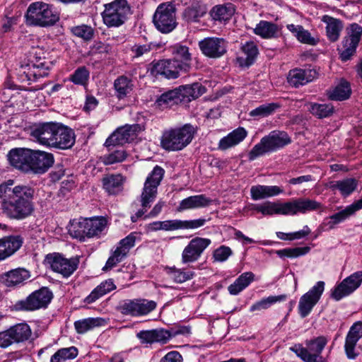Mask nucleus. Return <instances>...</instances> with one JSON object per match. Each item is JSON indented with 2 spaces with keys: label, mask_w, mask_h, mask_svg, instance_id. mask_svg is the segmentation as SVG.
I'll return each instance as SVG.
<instances>
[{
  "label": "nucleus",
  "mask_w": 362,
  "mask_h": 362,
  "mask_svg": "<svg viewBox=\"0 0 362 362\" xmlns=\"http://www.w3.org/2000/svg\"><path fill=\"white\" fill-rule=\"evenodd\" d=\"M8 180L0 185V203L2 213L11 219L22 220L34 211L35 190L28 185L13 186Z\"/></svg>",
  "instance_id": "1"
},
{
  "label": "nucleus",
  "mask_w": 362,
  "mask_h": 362,
  "mask_svg": "<svg viewBox=\"0 0 362 362\" xmlns=\"http://www.w3.org/2000/svg\"><path fill=\"white\" fill-rule=\"evenodd\" d=\"M320 206V204L315 200L300 198L284 203L267 202L262 204H256L252 209L264 216H293L298 213L305 214L318 209Z\"/></svg>",
  "instance_id": "2"
},
{
  "label": "nucleus",
  "mask_w": 362,
  "mask_h": 362,
  "mask_svg": "<svg viewBox=\"0 0 362 362\" xmlns=\"http://www.w3.org/2000/svg\"><path fill=\"white\" fill-rule=\"evenodd\" d=\"M194 134V127L189 124L165 130L160 139V146L168 151H180L191 143Z\"/></svg>",
  "instance_id": "3"
},
{
  "label": "nucleus",
  "mask_w": 362,
  "mask_h": 362,
  "mask_svg": "<svg viewBox=\"0 0 362 362\" xmlns=\"http://www.w3.org/2000/svg\"><path fill=\"white\" fill-rule=\"evenodd\" d=\"M25 17L28 24L40 27L53 25L59 20V16L54 11L53 6L43 1L30 4Z\"/></svg>",
  "instance_id": "4"
},
{
  "label": "nucleus",
  "mask_w": 362,
  "mask_h": 362,
  "mask_svg": "<svg viewBox=\"0 0 362 362\" xmlns=\"http://www.w3.org/2000/svg\"><path fill=\"white\" fill-rule=\"evenodd\" d=\"M291 142L290 137L285 132L272 131L254 146L248 154L249 160H254L267 153L276 151Z\"/></svg>",
  "instance_id": "5"
},
{
  "label": "nucleus",
  "mask_w": 362,
  "mask_h": 362,
  "mask_svg": "<svg viewBox=\"0 0 362 362\" xmlns=\"http://www.w3.org/2000/svg\"><path fill=\"white\" fill-rule=\"evenodd\" d=\"M164 173L163 168L156 165L147 177L140 198L142 209L136 213V218L141 217L156 199L158 187L163 178Z\"/></svg>",
  "instance_id": "6"
},
{
  "label": "nucleus",
  "mask_w": 362,
  "mask_h": 362,
  "mask_svg": "<svg viewBox=\"0 0 362 362\" xmlns=\"http://www.w3.org/2000/svg\"><path fill=\"white\" fill-rule=\"evenodd\" d=\"M130 11L131 8L127 0H114L104 4V11L101 16L106 26L117 28L125 23Z\"/></svg>",
  "instance_id": "7"
},
{
  "label": "nucleus",
  "mask_w": 362,
  "mask_h": 362,
  "mask_svg": "<svg viewBox=\"0 0 362 362\" xmlns=\"http://www.w3.org/2000/svg\"><path fill=\"white\" fill-rule=\"evenodd\" d=\"M327 339L320 336L306 341L308 348L296 344L290 348L304 362H325L321 354L327 344Z\"/></svg>",
  "instance_id": "8"
},
{
  "label": "nucleus",
  "mask_w": 362,
  "mask_h": 362,
  "mask_svg": "<svg viewBox=\"0 0 362 362\" xmlns=\"http://www.w3.org/2000/svg\"><path fill=\"white\" fill-rule=\"evenodd\" d=\"M176 9L172 2L160 4L153 15V22L162 33H169L177 26Z\"/></svg>",
  "instance_id": "9"
},
{
  "label": "nucleus",
  "mask_w": 362,
  "mask_h": 362,
  "mask_svg": "<svg viewBox=\"0 0 362 362\" xmlns=\"http://www.w3.org/2000/svg\"><path fill=\"white\" fill-rule=\"evenodd\" d=\"M361 35L362 27L357 23H351L346 28V35L337 48L339 58L342 62L350 60L356 54Z\"/></svg>",
  "instance_id": "10"
},
{
  "label": "nucleus",
  "mask_w": 362,
  "mask_h": 362,
  "mask_svg": "<svg viewBox=\"0 0 362 362\" xmlns=\"http://www.w3.org/2000/svg\"><path fill=\"white\" fill-rule=\"evenodd\" d=\"M45 262L54 272L62 274L64 277L71 276L77 269L78 257L67 259L59 253L48 254Z\"/></svg>",
  "instance_id": "11"
},
{
  "label": "nucleus",
  "mask_w": 362,
  "mask_h": 362,
  "mask_svg": "<svg viewBox=\"0 0 362 362\" xmlns=\"http://www.w3.org/2000/svg\"><path fill=\"white\" fill-rule=\"evenodd\" d=\"M324 290L325 282L319 281L300 298L298 309V313L302 318L310 315L313 308L320 300Z\"/></svg>",
  "instance_id": "12"
},
{
  "label": "nucleus",
  "mask_w": 362,
  "mask_h": 362,
  "mask_svg": "<svg viewBox=\"0 0 362 362\" xmlns=\"http://www.w3.org/2000/svg\"><path fill=\"white\" fill-rule=\"evenodd\" d=\"M206 222L205 218H198L194 220H167L163 221H154L148 225V229L150 231L175 230L180 229H196L203 226Z\"/></svg>",
  "instance_id": "13"
},
{
  "label": "nucleus",
  "mask_w": 362,
  "mask_h": 362,
  "mask_svg": "<svg viewBox=\"0 0 362 362\" xmlns=\"http://www.w3.org/2000/svg\"><path fill=\"white\" fill-rule=\"evenodd\" d=\"M53 298V294L47 288H42L32 293L24 300L16 303V308L22 310H35L46 308Z\"/></svg>",
  "instance_id": "14"
},
{
  "label": "nucleus",
  "mask_w": 362,
  "mask_h": 362,
  "mask_svg": "<svg viewBox=\"0 0 362 362\" xmlns=\"http://www.w3.org/2000/svg\"><path fill=\"white\" fill-rule=\"evenodd\" d=\"M182 66L177 59H163L151 63L148 71L155 77L160 76L168 79H174L183 70Z\"/></svg>",
  "instance_id": "15"
},
{
  "label": "nucleus",
  "mask_w": 362,
  "mask_h": 362,
  "mask_svg": "<svg viewBox=\"0 0 362 362\" xmlns=\"http://www.w3.org/2000/svg\"><path fill=\"white\" fill-rule=\"evenodd\" d=\"M362 284V271H358L345 278L332 291L331 297L338 301L354 293Z\"/></svg>",
  "instance_id": "16"
},
{
  "label": "nucleus",
  "mask_w": 362,
  "mask_h": 362,
  "mask_svg": "<svg viewBox=\"0 0 362 362\" xmlns=\"http://www.w3.org/2000/svg\"><path fill=\"white\" fill-rule=\"evenodd\" d=\"M198 45L202 53L209 58H220L227 52V42L221 37H205L199 42Z\"/></svg>",
  "instance_id": "17"
},
{
  "label": "nucleus",
  "mask_w": 362,
  "mask_h": 362,
  "mask_svg": "<svg viewBox=\"0 0 362 362\" xmlns=\"http://www.w3.org/2000/svg\"><path fill=\"white\" fill-rule=\"evenodd\" d=\"M211 243L210 239L205 238L196 237L192 239L182 252V262L188 264L197 262Z\"/></svg>",
  "instance_id": "18"
},
{
  "label": "nucleus",
  "mask_w": 362,
  "mask_h": 362,
  "mask_svg": "<svg viewBox=\"0 0 362 362\" xmlns=\"http://www.w3.org/2000/svg\"><path fill=\"white\" fill-rule=\"evenodd\" d=\"M57 122H43L35 125L30 131V136L39 144L52 148L54 138Z\"/></svg>",
  "instance_id": "19"
},
{
  "label": "nucleus",
  "mask_w": 362,
  "mask_h": 362,
  "mask_svg": "<svg viewBox=\"0 0 362 362\" xmlns=\"http://www.w3.org/2000/svg\"><path fill=\"white\" fill-rule=\"evenodd\" d=\"M30 173L43 174L54 164V156L51 153L40 150H32L30 156Z\"/></svg>",
  "instance_id": "20"
},
{
  "label": "nucleus",
  "mask_w": 362,
  "mask_h": 362,
  "mask_svg": "<svg viewBox=\"0 0 362 362\" xmlns=\"http://www.w3.org/2000/svg\"><path fill=\"white\" fill-rule=\"evenodd\" d=\"M31 149L15 148L9 151L7 157L11 165L25 173H30Z\"/></svg>",
  "instance_id": "21"
},
{
  "label": "nucleus",
  "mask_w": 362,
  "mask_h": 362,
  "mask_svg": "<svg viewBox=\"0 0 362 362\" xmlns=\"http://www.w3.org/2000/svg\"><path fill=\"white\" fill-rule=\"evenodd\" d=\"M138 125L126 124L119 127L105 141V145L107 147L114 146L117 145H123L126 143L131 142L136 137V132Z\"/></svg>",
  "instance_id": "22"
},
{
  "label": "nucleus",
  "mask_w": 362,
  "mask_h": 362,
  "mask_svg": "<svg viewBox=\"0 0 362 362\" xmlns=\"http://www.w3.org/2000/svg\"><path fill=\"white\" fill-rule=\"evenodd\" d=\"M362 338V322L358 321L350 327L345 339L344 350L349 359H355L359 354L357 343Z\"/></svg>",
  "instance_id": "23"
},
{
  "label": "nucleus",
  "mask_w": 362,
  "mask_h": 362,
  "mask_svg": "<svg viewBox=\"0 0 362 362\" xmlns=\"http://www.w3.org/2000/svg\"><path fill=\"white\" fill-rule=\"evenodd\" d=\"M45 64H33L31 62L24 61L20 65L18 69V76L21 82H28L31 83L36 81L39 78L47 76L45 71L42 70V67L45 66Z\"/></svg>",
  "instance_id": "24"
},
{
  "label": "nucleus",
  "mask_w": 362,
  "mask_h": 362,
  "mask_svg": "<svg viewBox=\"0 0 362 362\" xmlns=\"http://www.w3.org/2000/svg\"><path fill=\"white\" fill-rule=\"evenodd\" d=\"M53 146L52 148L69 149L75 144L74 132L69 127L57 123L56 125Z\"/></svg>",
  "instance_id": "25"
},
{
  "label": "nucleus",
  "mask_w": 362,
  "mask_h": 362,
  "mask_svg": "<svg viewBox=\"0 0 362 362\" xmlns=\"http://www.w3.org/2000/svg\"><path fill=\"white\" fill-rule=\"evenodd\" d=\"M317 76L315 69L296 68L288 71L287 81L292 87L298 88L313 81Z\"/></svg>",
  "instance_id": "26"
},
{
  "label": "nucleus",
  "mask_w": 362,
  "mask_h": 362,
  "mask_svg": "<svg viewBox=\"0 0 362 362\" xmlns=\"http://www.w3.org/2000/svg\"><path fill=\"white\" fill-rule=\"evenodd\" d=\"M362 209V197L347 206L344 209L332 215L329 220L325 223L329 229L334 228L335 226L343 222L357 211Z\"/></svg>",
  "instance_id": "27"
},
{
  "label": "nucleus",
  "mask_w": 362,
  "mask_h": 362,
  "mask_svg": "<svg viewBox=\"0 0 362 362\" xmlns=\"http://www.w3.org/2000/svg\"><path fill=\"white\" fill-rule=\"evenodd\" d=\"M180 103H187L200 97L206 92V88L201 83H194L190 85L177 88Z\"/></svg>",
  "instance_id": "28"
},
{
  "label": "nucleus",
  "mask_w": 362,
  "mask_h": 362,
  "mask_svg": "<svg viewBox=\"0 0 362 362\" xmlns=\"http://www.w3.org/2000/svg\"><path fill=\"white\" fill-rule=\"evenodd\" d=\"M136 337L141 343L152 344L154 342L166 343L170 338L168 331L163 329L143 330L137 333Z\"/></svg>",
  "instance_id": "29"
},
{
  "label": "nucleus",
  "mask_w": 362,
  "mask_h": 362,
  "mask_svg": "<svg viewBox=\"0 0 362 362\" xmlns=\"http://www.w3.org/2000/svg\"><path fill=\"white\" fill-rule=\"evenodd\" d=\"M23 239L18 236H8L0 239V261L16 252L22 245Z\"/></svg>",
  "instance_id": "30"
},
{
  "label": "nucleus",
  "mask_w": 362,
  "mask_h": 362,
  "mask_svg": "<svg viewBox=\"0 0 362 362\" xmlns=\"http://www.w3.org/2000/svg\"><path fill=\"white\" fill-rule=\"evenodd\" d=\"M247 135V132L243 127H238L227 136L222 138L218 143V148L220 150L225 151L231 147L239 144Z\"/></svg>",
  "instance_id": "31"
},
{
  "label": "nucleus",
  "mask_w": 362,
  "mask_h": 362,
  "mask_svg": "<svg viewBox=\"0 0 362 362\" xmlns=\"http://www.w3.org/2000/svg\"><path fill=\"white\" fill-rule=\"evenodd\" d=\"M125 177L121 174L106 175L102 179L103 189L109 194H117L123 190Z\"/></svg>",
  "instance_id": "32"
},
{
  "label": "nucleus",
  "mask_w": 362,
  "mask_h": 362,
  "mask_svg": "<svg viewBox=\"0 0 362 362\" xmlns=\"http://www.w3.org/2000/svg\"><path fill=\"white\" fill-rule=\"evenodd\" d=\"M211 202V200L204 194L190 196L180 202L177 210L181 212L186 210L203 208L209 206Z\"/></svg>",
  "instance_id": "33"
},
{
  "label": "nucleus",
  "mask_w": 362,
  "mask_h": 362,
  "mask_svg": "<svg viewBox=\"0 0 362 362\" xmlns=\"http://www.w3.org/2000/svg\"><path fill=\"white\" fill-rule=\"evenodd\" d=\"M283 192L279 187L273 185H254L250 188V194L253 200L264 199L268 197L279 195Z\"/></svg>",
  "instance_id": "34"
},
{
  "label": "nucleus",
  "mask_w": 362,
  "mask_h": 362,
  "mask_svg": "<svg viewBox=\"0 0 362 362\" xmlns=\"http://www.w3.org/2000/svg\"><path fill=\"white\" fill-rule=\"evenodd\" d=\"M30 277V273L24 269H16L1 275L2 282L6 286H13L21 284Z\"/></svg>",
  "instance_id": "35"
},
{
  "label": "nucleus",
  "mask_w": 362,
  "mask_h": 362,
  "mask_svg": "<svg viewBox=\"0 0 362 362\" xmlns=\"http://www.w3.org/2000/svg\"><path fill=\"white\" fill-rule=\"evenodd\" d=\"M358 185V180L351 177L330 182L329 187L333 190L338 189L342 197H346L357 189Z\"/></svg>",
  "instance_id": "36"
},
{
  "label": "nucleus",
  "mask_w": 362,
  "mask_h": 362,
  "mask_svg": "<svg viewBox=\"0 0 362 362\" xmlns=\"http://www.w3.org/2000/svg\"><path fill=\"white\" fill-rule=\"evenodd\" d=\"M322 21L327 25L326 33L328 39L331 42L337 41L343 28L341 21L327 15L322 17Z\"/></svg>",
  "instance_id": "37"
},
{
  "label": "nucleus",
  "mask_w": 362,
  "mask_h": 362,
  "mask_svg": "<svg viewBox=\"0 0 362 362\" xmlns=\"http://www.w3.org/2000/svg\"><path fill=\"white\" fill-rule=\"evenodd\" d=\"M116 288V286L112 279L105 280L100 284L93 291L85 298L86 303H92L100 297Z\"/></svg>",
  "instance_id": "38"
},
{
  "label": "nucleus",
  "mask_w": 362,
  "mask_h": 362,
  "mask_svg": "<svg viewBox=\"0 0 362 362\" xmlns=\"http://www.w3.org/2000/svg\"><path fill=\"white\" fill-rule=\"evenodd\" d=\"M172 53L174 55L173 59H177L181 63L184 71L189 70L190 62L192 60L191 54L189 52V47L182 45H175L172 48Z\"/></svg>",
  "instance_id": "39"
},
{
  "label": "nucleus",
  "mask_w": 362,
  "mask_h": 362,
  "mask_svg": "<svg viewBox=\"0 0 362 362\" xmlns=\"http://www.w3.org/2000/svg\"><path fill=\"white\" fill-rule=\"evenodd\" d=\"M235 13V8L233 4L217 5L213 7L210 11V15L213 20L220 22L228 21Z\"/></svg>",
  "instance_id": "40"
},
{
  "label": "nucleus",
  "mask_w": 362,
  "mask_h": 362,
  "mask_svg": "<svg viewBox=\"0 0 362 362\" xmlns=\"http://www.w3.org/2000/svg\"><path fill=\"white\" fill-rule=\"evenodd\" d=\"M278 31V26L276 24L266 21H260L254 28L255 34L264 39L276 37Z\"/></svg>",
  "instance_id": "41"
},
{
  "label": "nucleus",
  "mask_w": 362,
  "mask_h": 362,
  "mask_svg": "<svg viewBox=\"0 0 362 362\" xmlns=\"http://www.w3.org/2000/svg\"><path fill=\"white\" fill-rule=\"evenodd\" d=\"M244 56L240 57L238 61L241 66H249L252 65L258 54V49L253 42H247L242 47Z\"/></svg>",
  "instance_id": "42"
},
{
  "label": "nucleus",
  "mask_w": 362,
  "mask_h": 362,
  "mask_svg": "<svg viewBox=\"0 0 362 362\" xmlns=\"http://www.w3.org/2000/svg\"><path fill=\"white\" fill-rule=\"evenodd\" d=\"M286 28L296 37L298 40L302 43L315 45L318 42V40L312 37L309 31L304 29L302 25L288 24Z\"/></svg>",
  "instance_id": "43"
},
{
  "label": "nucleus",
  "mask_w": 362,
  "mask_h": 362,
  "mask_svg": "<svg viewBox=\"0 0 362 362\" xmlns=\"http://www.w3.org/2000/svg\"><path fill=\"white\" fill-rule=\"evenodd\" d=\"M133 87L132 80L125 76L118 77L114 82L116 95L119 99L127 97L132 91Z\"/></svg>",
  "instance_id": "44"
},
{
  "label": "nucleus",
  "mask_w": 362,
  "mask_h": 362,
  "mask_svg": "<svg viewBox=\"0 0 362 362\" xmlns=\"http://www.w3.org/2000/svg\"><path fill=\"white\" fill-rule=\"evenodd\" d=\"M86 223V218L71 221L68 229L69 233L71 237L78 239L80 241H85L87 238Z\"/></svg>",
  "instance_id": "45"
},
{
  "label": "nucleus",
  "mask_w": 362,
  "mask_h": 362,
  "mask_svg": "<svg viewBox=\"0 0 362 362\" xmlns=\"http://www.w3.org/2000/svg\"><path fill=\"white\" fill-rule=\"evenodd\" d=\"M28 62L33 64H45V66L42 67V70L45 71V74L48 75V70L52 65V62L50 60H47L45 57V52L40 47H33L29 52V57L28 59Z\"/></svg>",
  "instance_id": "46"
},
{
  "label": "nucleus",
  "mask_w": 362,
  "mask_h": 362,
  "mask_svg": "<svg viewBox=\"0 0 362 362\" xmlns=\"http://www.w3.org/2000/svg\"><path fill=\"white\" fill-rule=\"evenodd\" d=\"M86 221L87 238L98 236L105 229L107 224L106 219L103 217L86 218Z\"/></svg>",
  "instance_id": "47"
},
{
  "label": "nucleus",
  "mask_w": 362,
  "mask_h": 362,
  "mask_svg": "<svg viewBox=\"0 0 362 362\" xmlns=\"http://www.w3.org/2000/svg\"><path fill=\"white\" fill-rule=\"evenodd\" d=\"M206 13V6L197 2L193 3L190 6L185 8L183 16L187 22H197Z\"/></svg>",
  "instance_id": "48"
},
{
  "label": "nucleus",
  "mask_w": 362,
  "mask_h": 362,
  "mask_svg": "<svg viewBox=\"0 0 362 362\" xmlns=\"http://www.w3.org/2000/svg\"><path fill=\"white\" fill-rule=\"evenodd\" d=\"M105 320L100 317H89L76 321L74 327L78 334H84L88 331L103 325Z\"/></svg>",
  "instance_id": "49"
},
{
  "label": "nucleus",
  "mask_w": 362,
  "mask_h": 362,
  "mask_svg": "<svg viewBox=\"0 0 362 362\" xmlns=\"http://www.w3.org/2000/svg\"><path fill=\"white\" fill-rule=\"evenodd\" d=\"M16 343L27 341L31 336L32 332L30 326L26 323H19L9 328Z\"/></svg>",
  "instance_id": "50"
},
{
  "label": "nucleus",
  "mask_w": 362,
  "mask_h": 362,
  "mask_svg": "<svg viewBox=\"0 0 362 362\" xmlns=\"http://www.w3.org/2000/svg\"><path fill=\"white\" fill-rule=\"evenodd\" d=\"M180 99L177 88L170 90L161 94L156 100V105L159 107H166L175 104H179Z\"/></svg>",
  "instance_id": "51"
},
{
  "label": "nucleus",
  "mask_w": 362,
  "mask_h": 362,
  "mask_svg": "<svg viewBox=\"0 0 362 362\" xmlns=\"http://www.w3.org/2000/svg\"><path fill=\"white\" fill-rule=\"evenodd\" d=\"M308 110L314 116L322 119L331 116L334 112V107L332 104L310 103L308 104Z\"/></svg>",
  "instance_id": "52"
},
{
  "label": "nucleus",
  "mask_w": 362,
  "mask_h": 362,
  "mask_svg": "<svg viewBox=\"0 0 362 362\" xmlns=\"http://www.w3.org/2000/svg\"><path fill=\"white\" fill-rule=\"evenodd\" d=\"M351 90L349 83L346 81H341L329 93V98L332 100H344L349 98Z\"/></svg>",
  "instance_id": "53"
},
{
  "label": "nucleus",
  "mask_w": 362,
  "mask_h": 362,
  "mask_svg": "<svg viewBox=\"0 0 362 362\" xmlns=\"http://www.w3.org/2000/svg\"><path fill=\"white\" fill-rule=\"evenodd\" d=\"M279 107V104L276 103L263 104L251 110L249 115L258 119L274 114Z\"/></svg>",
  "instance_id": "54"
},
{
  "label": "nucleus",
  "mask_w": 362,
  "mask_h": 362,
  "mask_svg": "<svg viewBox=\"0 0 362 362\" xmlns=\"http://www.w3.org/2000/svg\"><path fill=\"white\" fill-rule=\"evenodd\" d=\"M78 355V349L75 346L62 348L55 352L50 358V362H65L74 359Z\"/></svg>",
  "instance_id": "55"
},
{
  "label": "nucleus",
  "mask_w": 362,
  "mask_h": 362,
  "mask_svg": "<svg viewBox=\"0 0 362 362\" xmlns=\"http://www.w3.org/2000/svg\"><path fill=\"white\" fill-rule=\"evenodd\" d=\"M136 314L137 316L146 315L154 310L157 306L156 302L144 298H135Z\"/></svg>",
  "instance_id": "56"
},
{
  "label": "nucleus",
  "mask_w": 362,
  "mask_h": 362,
  "mask_svg": "<svg viewBox=\"0 0 362 362\" xmlns=\"http://www.w3.org/2000/svg\"><path fill=\"white\" fill-rule=\"evenodd\" d=\"M286 298V295H280V296H271L266 298H263L260 300L259 301L253 304L250 308V310L251 312L256 311V310H265L269 308L272 305L280 302L284 301Z\"/></svg>",
  "instance_id": "57"
},
{
  "label": "nucleus",
  "mask_w": 362,
  "mask_h": 362,
  "mask_svg": "<svg viewBox=\"0 0 362 362\" xmlns=\"http://www.w3.org/2000/svg\"><path fill=\"white\" fill-rule=\"evenodd\" d=\"M90 72L86 66L78 67L71 75L70 80L76 85L86 86L88 81Z\"/></svg>",
  "instance_id": "58"
},
{
  "label": "nucleus",
  "mask_w": 362,
  "mask_h": 362,
  "mask_svg": "<svg viewBox=\"0 0 362 362\" xmlns=\"http://www.w3.org/2000/svg\"><path fill=\"white\" fill-rule=\"evenodd\" d=\"M310 250V247H294V248H285L283 250H279L276 252L280 257H298L300 256H303L308 253Z\"/></svg>",
  "instance_id": "59"
},
{
  "label": "nucleus",
  "mask_w": 362,
  "mask_h": 362,
  "mask_svg": "<svg viewBox=\"0 0 362 362\" xmlns=\"http://www.w3.org/2000/svg\"><path fill=\"white\" fill-rule=\"evenodd\" d=\"M168 273L170 275L171 278L177 283H183L191 279L194 275L193 272H185L173 267L168 268Z\"/></svg>",
  "instance_id": "60"
},
{
  "label": "nucleus",
  "mask_w": 362,
  "mask_h": 362,
  "mask_svg": "<svg viewBox=\"0 0 362 362\" xmlns=\"http://www.w3.org/2000/svg\"><path fill=\"white\" fill-rule=\"evenodd\" d=\"M71 32L74 35L81 37L85 40H90L94 35V30L91 26L82 24L71 28Z\"/></svg>",
  "instance_id": "61"
},
{
  "label": "nucleus",
  "mask_w": 362,
  "mask_h": 362,
  "mask_svg": "<svg viewBox=\"0 0 362 362\" xmlns=\"http://www.w3.org/2000/svg\"><path fill=\"white\" fill-rule=\"evenodd\" d=\"M127 154L124 150H116L104 156L103 162L105 165H111L122 162L126 159Z\"/></svg>",
  "instance_id": "62"
},
{
  "label": "nucleus",
  "mask_w": 362,
  "mask_h": 362,
  "mask_svg": "<svg viewBox=\"0 0 362 362\" xmlns=\"http://www.w3.org/2000/svg\"><path fill=\"white\" fill-rule=\"evenodd\" d=\"M117 310H119L122 315L136 317L135 302L134 299H127L122 301L117 306Z\"/></svg>",
  "instance_id": "63"
},
{
  "label": "nucleus",
  "mask_w": 362,
  "mask_h": 362,
  "mask_svg": "<svg viewBox=\"0 0 362 362\" xmlns=\"http://www.w3.org/2000/svg\"><path fill=\"white\" fill-rule=\"evenodd\" d=\"M136 236L134 233H130L126 238L121 240L119 243V246L116 248L119 251L127 256L129 250L135 245Z\"/></svg>",
  "instance_id": "64"
}]
</instances>
